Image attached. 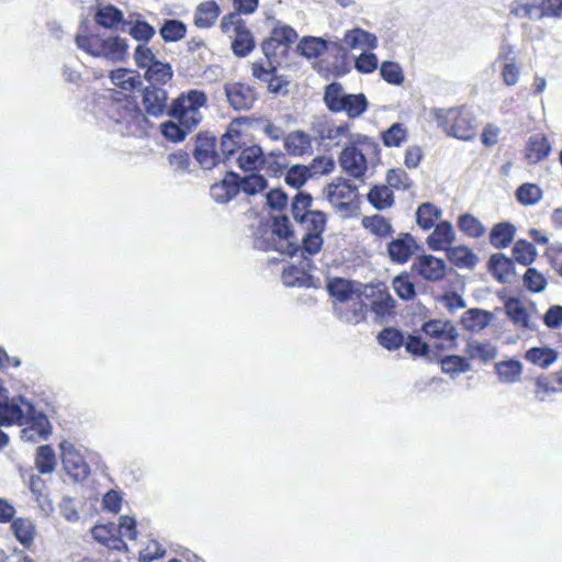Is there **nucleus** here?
I'll list each match as a JSON object with an SVG mask.
<instances>
[{"instance_id": "1", "label": "nucleus", "mask_w": 562, "mask_h": 562, "mask_svg": "<svg viewBox=\"0 0 562 562\" xmlns=\"http://www.w3.org/2000/svg\"><path fill=\"white\" fill-rule=\"evenodd\" d=\"M18 424L23 426L20 437L23 441L36 442L50 434L47 417L35 411L32 403L24 397L9 400L8 391L0 386V426ZM9 442V436L0 429V448Z\"/></svg>"}, {"instance_id": "2", "label": "nucleus", "mask_w": 562, "mask_h": 562, "mask_svg": "<svg viewBox=\"0 0 562 562\" xmlns=\"http://www.w3.org/2000/svg\"><path fill=\"white\" fill-rule=\"evenodd\" d=\"M312 198L310 194L299 192L291 204L294 220L305 231L302 237V249L308 255H316L322 249L323 233L326 227V215L322 211L310 210Z\"/></svg>"}, {"instance_id": "3", "label": "nucleus", "mask_w": 562, "mask_h": 562, "mask_svg": "<svg viewBox=\"0 0 562 562\" xmlns=\"http://www.w3.org/2000/svg\"><path fill=\"white\" fill-rule=\"evenodd\" d=\"M379 153V145L369 136L356 134L346 143L338 156L342 171L349 177L364 181L370 160Z\"/></svg>"}, {"instance_id": "4", "label": "nucleus", "mask_w": 562, "mask_h": 562, "mask_svg": "<svg viewBox=\"0 0 562 562\" xmlns=\"http://www.w3.org/2000/svg\"><path fill=\"white\" fill-rule=\"evenodd\" d=\"M255 247L265 251L274 249L289 256L295 255L300 249L299 239L286 216H276L270 226H259L255 236Z\"/></svg>"}, {"instance_id": "5", "label": "nucleus", "mask_w": 562, "mask_h": 562, "mask_svg": "<svg viewBox=\"0 0 562 562\" xmlns=\"http://www.w3.org/2000/svg\"><path fill=\"white\" fill-rule=\"evenodd\" d=\"M207 94L200 89H189L172 100L168 115L187 130H195L204 119L207 110Z\"/></svg>"}, {"instance_id": "6", "label": "nucleus", "mask_w": 562, "mask_h": 562, "mask_svg": "<svg viewBox=\"0 0 562 562\" xmlns=\"http://www.w3.org/2000/svg\"><path fill=\"white\" fill-rule=\"evenodd\" d=\"M112 128L122 135H140L145 131L146 116L132 99L112 101L108 109Z\"/></svg>"}, {"instance_id": "7", "label": "nucleus", "mask_w": 562, "mask_h": 562, "mask_svg": "<svg viewBox=\"0 0 562 562\" xmlns=\"http://www.w3.org/2000/svg\"><path fill=\"white\" fill-rule=\"evenodd\" d=\"M78 48L87 54L112 63L123 61L127 56L128 44L120 36L102 37L97 34L76 36Z\"/></svg>"}, {"instance_id": "8", "label": "nucleus", "mask_w": 562, "mask_h": 562, "mask_svg": "<svg viewBox=\"0 0 562 562\" xmlns=\"http://www.w3.org/2000/svg\"><path fill=\"white\" fill-rule=\"evenodd\" d=\"M437 125L449 136L469 140L475 136L476 123L474 115L465 109H434L431 111Z\"/></svg>"}, {"instance_id": "9", "label": "nucleus", "mask_w": 562, "mask_h": 562, "mask_svg": "<svg viewBox=\"0 0 562 562\" xmlns=\"http://www.w3.org/2000/svg\"><path fill=\"white\" fill-rule=\"evenodd\" d=\"M323 196L341 216L355 207L358 188L349 180L338 177L323 189Z\"/></svg>"}, {"instance_id": "10", "label": "nucleus", "mask_w": 562, "mask_h": 562, "mask_svg": "<svg viewBox=\"0 0 562 562\" xmlns=\"http://www.w3.org/2000/svg\"><path fill=\"white\" fill-rule=\"evenodd\" d=\"M297 36V32L293 27L281 21H274L270 36L262 43V50L267 59H277L278 56L285 55Z\"/></svg>"}, {"instance_id": "11", "label": "nucleus", "mask_w": 562, "mask_h": 562, "mask_svg": "<svg viewBox=\"0 0 562 562\" xmlns=\"http://www.w3.org/2000/svg\"><path fill=\"white\" fill-rule=\"evenodd\" d=\"M61 462L66 473L75 481H85L90 474V467L83 456L70 441L60 443Z\"/></svg>"}, {"instance_id": "12", "label": "nucleus", "mask_w": 562, "mask_h": 562, "mask_svg": "<svg viewBox=\"0 0 562 562\" xmlns=\"http://www.w3.org/2000/svg\"><path fill=\"white\" fill-rule=\"evenodd\" d=\"M278 155L273 151L266 155L262 148L259 145H250L241 149L237 157L238 167L244 171H272L273 164L270 162V159L277 157Z\"/></svg>"}, {"instance_id": "13", "label": "nucleus", "mask_w": 562, "mask_h": 562, "mask_svg": "<svg viewBox=\"0 0 562 562\" xmlns=\"http://www.w3.org/2000/svg\"><path fill=\"white\" fill-rule=\"evenodd\" d=\"M552 0H519L510 7V14L518 19L538 21L555 14Z\"/></svg>"}, {"instance_id": "14", "label": "nucleus", "mask_w": 562, "mask_h": 562, "mask_svg": "<svg viewBox=\"0 0 562 562\" xmlns=\"http://www.w3.org/2000/svg\"><path fill=\"white\" fill-rule=\"evenodd\" d=\"M363 294L371 299L370 310L375 315V319H383L394 313L395 300L383 283L367 285Z\"/></svg>"}, {"instance_id": "15", "label": "nucleus", "mask_w": 562, "mask_h": 562, "mask_svg": "<svg viewBox=\"0 0 562 562\" xmlns=\"http://www.w3.org/2000/svg\"><path fill=\"white\" fill-rule=\"evenodd\" d=\"M224 91L227 102L236 111L251 109L257 100L254 89L241 82H227L224 86Z\"/></svg>"}, {"instance_id": "16", "label": "nucleus", "mask_w": 562, "mask_h": 562, "mask_svg": "<svg viewBox=\"0 0 562 562\" xmlns=\"http://www.w3.org/2000/svg\"><path fill=\"white\" fill-rule=\"evenodd\" d=\"M412 270L427 281L441 280L447 270L446 262L432 255H422L415 258Z\"/></svg>"}, {"instance_id": "17", "label": "nucleus", "mask_w": 562, "mask_h": 562, "mask_svg": "<svg viewBox=\"0 0 562 562\" xmlns=\"http://www.w3.org/2000/svg\"><path fill=\"white\" fill-rule=\"evenodd\" d=\"M167 101L168 92L162 88L149 86L143 91L142 103L146 114L149 116L158 119L166 112L168 113Z\"/></svg>"}, {"instance_id": "18", "label": "nucleus", "mask_w": 562, "mask_h": 562, "mask_svg": "<svg viewBox=\"0 0 562 562\" xmlns=\"http://www.w3.org/2000/svg\"><path fill=\"white\" fill-rule=\"evenodd\" d=\"M342 42L351 50H372L378 47V37L375 34L360 27H353L347 31Z\"/></svg>"}, {"instance_id": "19", "label": "nucleus", "mask_w": 562, "mask_h": 562, "mask_svg": "<svg viewBox=\"0 0 562 562\" xmlns=\"http://www.w3.org/2000/svg\"><path fill=\"white\" fill-rule=\"evenodd\" d=\"M417 249V244L411 234H402L387 245V252L392 261L406 262Z\"/></svg>"}, {"instance_id": "20", "label": "nucleus", "mask_w": 562, "mask_h": 562, "mask_svg": "<svg viewBox=\"0 0 562 562\" xmlns=\"http://www.w3.org/2000/svg\"><path fill=\"white\" fill-rule=\"evenodd\" d=\"M456 240V233L452 224L443 221L437 224L434 232L427 237L426 243L431 250H447Z\"/></svg>"}, {"instance_id": "21", "label": "nucleus", "mask_w": 562, "mask_h": 562, "mask_svg": "<svg viewBox=\"0 0 562 562\" xmlns=\"http://www.w3.org/2000/svg\"><path fill=\"white\" fill-rule=\"evenodd\" d=\"M211 196L217 203H227L235 198L238 192V175L234 172L227 176L217 183H214L210 189Z\"/></svg>"}, {"instance_id": "22", "label": "nucleus", "mask_w": 562, "mask_h": 562, "mask_svg": "<svg viewBox=\"0 0 562 562\" xmlns=\"http://www.w3.org/2000/svg\"><path fill=\"white\" fill-rule=\"evenodd\" d=\"M424 333L435 339L454 342L459 333L454 324L450 321L432 319L424 324Z\"/></svg>"}, {"instance_id": "23", "label": "nucleus", "mask_w": 562, "mask_h": 562, "mask_svg": "<svg viewBox=\"0 0 562 562\" xmlns=\"http://www.w3.org/2000/svg\"><path fill=\"white\" fill-rule=\"evenodd\" d=\"M494 319L493 313L481 310L470 308L461 317L462 327L471 333H480L485 329Z\"/></svg>"}, {"instance_id": "24", "label": "nucleus", "mask_w": 562, "mask_h": 562, "mask_svg": "<svg viewBox=\"0 0 562 562\" xmlns=\"http://www.w3.org/2000/svg\"><path fill=\"white\" fill-rule=\"evenodd\" d=\"M488 271L498 282L506 283L515 274V265L510 258L497 252L492 255L488 260Z\"/></svg>"}, {"instance_id": "25", "label": "nucleus", "mask_w": 562, "mask_h": 562, "mask_svg": "<svg viewBox=\"0 0 562 562\" xmlns=\"http://www.w3.org/2000/svg\"><path fill=\"white\" fill-rule=\"evenodd\" d=\"M317 133L322 140H329L334 145L340 144L344 139H346V143H350V137L356 135L350 133L348 123L336 125L331 122L321 124Z\"/></svg>"}, {"instance_id": "26", "label": "nucleus", "mask_w": 562, "mask_h": 562, "mask_svg": "<svg viewBox=\"0 0 562 562\" xmlns=\"http://www.w3.org/2000/svg\"><path fill=\"white\" fill-rule=\"evenodd\" d=\"M221 14L220 5L213 1L200 3L193 14L194 25L199 29H210L217 21Z\"/></svg>"}, {"instance_id": "27", "label": "nucleus", "mask_w": 562, "mask_h": 562, "mask_svg": "<svg viewBox=\"0 0 562 562\" xmlns=\"http://www.w3.org/2000/svg\"><path fill=\"white\" fill-rule=\"evenodd\" d=\"M110 80L112 85L125 93H132L142 85L139 75L135 70L127 68L112 70L110 72Z\"/></svg>"}, {"instance_id": "28", "label": "nucleus", "mask_w": 562, "mask_h": 562, "mask_svg": "<svg viewBox=\"0 0 562 562\" xmlns=\"http://www.w3.org/2000/svg\"><path fill=\"white\" fill-rule=\"evenodd\" d=\"M215 142L214 137H199L198 139L194 157L204 169H212L217 164Z\"/></svg>"}, {"instance_id": "29", "label": "nucleus", "mask_w": 562, "mask_h": 562, "mask_svg": "<svg viewBox=\"0 0 562 562\" xmlns=\"http://www.w3.org/2000/svg\"><path fill=\"white\" fill-rule=\"evenodd\" d=\"M284 148L291 156H303L312 150V139L303 131H294L284 138Z\"/></svg>"}, {"instance_id": "30", "label": "nucleus", "mask_w": 562, "mask_h": 562, "mask_svg": "<svg viewBox=\"0 0 562 562\" xmlns=\"http://www.w3.org/2000/svg\"><path fill=\"white\" fill-rule=\"evenodd\" d=\"M495 373L503 384H515L520 381L522 374L521 362L509 359L495 363Z\"/></svg>"}, {"instance_id": "31", "label": "nucleus", "mask_w": 562, "mask_h": 562, "mask_svg": "<svg viewBox=\"0 0 562 562\" xmlns=\"http://www.w3.org/2000/svg\"><path fill=\"white\" fill-rule=\"evenodd\" d=\"M447 258L459 268H473L477 261V256L467 246L459 245L449 247Z\"/></svg>"}, {"instance_id": "32", "label": "nucleus", "mask_w": 562, "mask_h": 562, "mask_svg": "<svg viewBox=\"0 0 562 562\" xmlns=\"http://www.w3.org/2000/svg\"><path fill=\"white\" fill-rule=\"evenodd\" d=\"M551 150L549 140L543 136H532L526 146L525 157L530 164H537L546 158Z\"/></svg>"}, {"instance_id": "33", "label": "nucleus", "mask_w": 562, "mask_h": 562, "mask_svg": "<svg viewBox=\"0 0 562 562\" xmlns=\"http://www.w3.org/2000/svg\"><path fill=\"white\" fill-rule=\"evenodd\" d=\"M144 77L151 83L166 85L173 77V70L169 63L157 59L146 69Z\"/></svg>"}, {"instance_id": "34", "label": "nucleus", "mask_w": 562, "mask_h": 562, "mask_svg": "<svg viewBox=\"0 0 562 562\" xmlns=\"http://www.w3.org/2000/svg\"><path fill=\"white\" fill-rule=\"evenodd\" d=\"M442 211L432 203L426 202L418 206L416 211V223L424 231L435 226V223L441 217Z\"/></svg>"}, {"instance_id": "35", "label": "nucleus", "mask_w": 562, "mask_h": 562, "mask_svg": "<svg viewBox=\"0 0 562 562\" xmlns=\"http://www.w3.org/2000/svg\"><path fill=\"white\" fill-rule=\"evenodd\" d=\"M282 282L286 286H304L310 288L313 284L312 276H310L303 268L295 266H288L282 271Z\"/></svg>"}, {"instance_id": "36", "label": "nucleus", "mask_w": 562, "mask_h": 562, "mask_svg": "<svg viewBox=\"0 0 562 562\" xmlns=\"http://www.w3.org/2000/svg\"><path fill=\"white\" fill-rule=\"evenodd\" d=\"M525 359L537 367L548 368L557 361L558 353L549 347H533L526 351Z\"/></svg>"}, {"instance_id": "37", "label": "nucleus", "mask_w": 562, "mask_h": 562, "mask_svg": "<svg viewBox=\"0 0 562 562\" xmlns=\"http://www.w3.org/2000/svg\"><path fill=\"white\" fill-rule=\"evenodd\" d=\"M115 527L113 525H98L92 528L93 538L113 550H121L126 547L125 542L114 536Z\"/></svg>"}, {"instance_id": "38", "label": "nucleus", "mask_w": 562, "mask_h": 562, "mask_svg": "<svg viewBox=\"0 0 562 562\" xmlns=\"http://www.w3.org/2000/svg\"><path fill=\"white\" fill-rule=\"evenodd\" d=\"M516 228L509 223L494 225L490 233V241L495 248H506L514 239Z\"/></svg>"}, {"instance_id": "39", "label": "nucleus", "mask_w": 562, "mask_h": 562, "mask_svg": "<svg viewBox=\"0 0 562 562\" xmlns=\"http://www.w3.org/2000/svg\"><path fill=\"white\" fill-rule=\"evenodd\" d=\"M327 50V43L321 37L305 36L297 44V52L308 58H317Z\"/></svg>"}, {"instance_id": "40", "label": "nucleus", "mask_w": 562, "mask_h": 562, "mask_svg": "<svg viewBox=\"0 0 562 562\" xmlns=\"http://www.w3.org/2000/svg\"><path fill=\"white\" fill-rule=\"evenodd\" d=\"M348 93L345 92L342 86L338 82H331L325 88L324 101L331 112H341L344 110V101Z\"/></svg>"}, {"instance_id": "41", "label": "nucleus", "mask_w": 562, "mask_h": 562, "mask_svg": "<svg viewBox=\"0 0 562 562\" xmlns=\"http://www.w3.org/2000/svg\"><path fill=\"white\" fill-rule=\"evenodd\" d=\"M338 317L349 324H359L366 319L368 307L362 301L353 302L351 306H337Z\"/></svg>"}, {"instance_id": "42", "label": "nucleus", "mask_w": 562, "mask_h": 562, "mask_svg": "<svg viewBox=\"0 0 562 562\" xmlns=\"http://www.w3.org/2000/svg\"><path fill=\"white\" fill-rule=\"evenodd\" d=\"M465 352L471 359L486 362L496 357L497 349L490 342L471 340L467 344Z\"/></svg>"}, {"instance_id": "43", "label": "nucleus", "mask_w": 562, "mask_h": 562, "mask_svg": "<svg viewBox=\"0 0 562 562\" xmlns=\"http://www.w3.org/2000/svg\"><path fill=\"white\" fill-rule=\"evenodd\" d=\"M11 529L15 538L26 548H29L35 538V527L30 519L16 518L11 524Z\"/></svg>"}, {"instance_id": "44", "label": "nucleus", "mask_w": 562, "mask_h": 562, "mask_svg": "<svg viewBox=\"0 0 562 562\" xmlns=\"http://www.w3.org/2000/svg\"><path fill=\"white\" fill-rule=\"evenodd\" d=\"M232 42V49L236 56L245 57L247 56L255 47L254 36L251 31L247 27H241V30L235 34Z\"/></svg>"}, {"instance_id": "45", "label": "nucleus", "mask_w": 562, "mask_h": 562, "mask_svg": "<svg viewBox=\"0 0 562 562\" xmlns=\"http://www.w3.org/2000/svg\"><path fill=\"white\" fill-rule=\"evenodd\" d=\"M505 310L509 318L524 328H531V319L527 308L518 300H509L505 304Z\"/></svg>"}, {"instance_id": "46", "label": "nucleus", "mask_w": 562, "mask_h": 562, "mask_svg": "<svg viewBox=\"0 0 562 562\" xmlns=\"http://www.w3.org/2000/svg\"><path fill=\"white\" fill-rule=\"evenodd\" d=\"M267 188V180L263 176L252 172L246 177L238 176V192H244L247 195H256Z\"/></svg>"}, {"instance_id": "47", "label": "nucleus", "mask_w": 562, "mask_h": 562, "mask_svg": "<svg viewBox=\"0 0 562 562\" xmlns=\"http://www.w3.org/2000/svg\"><path fill=\"white\" fill-rule=\"evenodd\" d=\"M160 36L165 42H178L187 34V26L180 20H166L159 30Z\"/></svg>"}, {"instance_id": "48", "label": "nucleus", "mask_w": 562, "mask_h": 562, "mask_svg": "<svg viewBox=\"0 0 562 562\" xmlns=\"http://www.w3.org/2000/svg\"><path fill=\"white\" fill-rule=\"evenodd\" d=\"M392 288L397 296L404 301L413 300L416 295L415 284L408 273H401L394 277Z\"/></svg>"}, {"instance_id": "49", "label": "nucleus", "mask_w": 562, "mask_h": 562, "mask_svg": "<svg viewBox=\"0 0 562 562\" xmlns=\"http://www.w3.org/2000/svg\"><path fill=\"white\" fill-rule=\"evenodd\" d=\"M329 294L340 303L352 300L355 295L353 285L345 279H334L327 285Z\"/></svg>"}, {"instance_id": "50", "label": "nucleus", "mask_w": 562, "mask_h": 562, "mask_svg": "<svg viewBox=\"0 0 562 562\" xmlns=\"http://www.w3.org/2000/svg\"><path fill=\"white\" fill-rule=\"evenodd\" d=\"M368 201L378 210H385L393 204V193L387 186H375L368 193Z\"/></svg>"}, {"instance_id": "51", "label": "nucleus", "mask_w": 562, "mask_h": 562, "mask_svg": "<svg viewBox=\"0 0 562 562\" xmlns=\"http://www.w3.org/2000/svg\"><path fill=\"white\" fill-rule=\"evenodd\" d=\"M97 22L106 27V29H115L123 21V13L113 5H105L98 10L95 15Z\"/></svg>"}, {"instance_id": "52", "label": "nucleus", "mask_w": 562, "mask_h": 562, "mask_svg": "<svg viewBox=\"0 0 562 562\" xmlns=\"http://www.w3.org/2000/svg\"><path fill=\"white\" fill-rule=\"evenodd\" d=\"M35 464L41 473H52L55 470L56 458L53 448L44 445L37 448Z\"/></svg>"}, {"instance_id": "53", "label": "nucleus", "mask_w": 562, "mask_h": 562, "mask_svg": "<svg viewBox=\"0 0 562 562\" xmlns=\"http://www.w3.org/2000/svg\"><path fill=\"white\" fill-rule=\"evenodd\" d=\"M458 227L461 232L472 238H479L486 232L485 226L480 222V220L471 214H463L459 216Z\"/></svg>"}, {"instance_id": "54", "label": "nucleus", "mask_w": 562, "mask_h": 562, "mask_svg": "<svg viewBox=\"0 0 562 562\" xmlns=\"http://www.w3.org/2000/svg\"><path fill=\"white\" fill-rule=\"evenodd\" d=\"M124 25L130 26L127 30L128 34L138 42L147 43L156 33L154 26L142 20L127 21L124 22Z\"/></svg>"}, {"instance_id": "55", "label": "nucleus", "mask_w": 562, "mask_h": 562, "mask_svg": "<svg viewBox=\"0 0 562 562\" xmlns=\"http://www.w3.org/2000/svg\"><path fill=\"white\" fill-rule=\"evenodd\" d=\"M362 225L375 236L384 237L392 233V225L381 215L364 216Z\"/></svg>"}, {"instance_id": "56", "label": "nucleus", "mask_w": 562, "mask_h": 562, "mask_svg": "<svg viewBox=\"0 0 562 562\" xmlns=\"http://www.w3.org/2000/svg\"><path fill=\"white\" fill-rule=\"evenodd\" d=\"M344 110L348 117L357 119L362 113L367 111L368 101L364 94H347L346 100L344 101Z\"/></svg>"}, {"instance_id": "57", "label": "nucleus", "mask_w": 562, "mask_h": 562, "mask_svg": "<svg viewBox=\"0 0 562 562\" xmlns=\"http://www.w3.org/2000/svg\"><path fill=\"white\" fill-rule=\"evenodd\" d=\"M542 190L533 183H524L516 191V198L522 205H535L542 199Z\"/></svg>"}, {"instance_id": "58", "label": "nucleus", "mask_w": 562, "mask_h": 562, "mask_svg": "<svg viewBox=\"0 0 562 562\" xmlns=\"http://www.w3.org/2000/svg\"><path fill=\"white\" fill-rule=\"evenodd\" d=\"M513 255L517 262L527 266L536 259L537 250L531 243L520 239L515 243Z\"/></svg>"}, {"instance_id": "59", "label": "nucleus", "mask_w": 562, "mask_h": 562, "mask_svg": "<svg viewBox=\"0 0 562 562\" xmlns=\"http://www.w3.org/2000/svg\"><path fill=\"white\" fill-rule=\"evenodd\" d=\"M441 369L451 375L465 373L471 370L470 362L461 356H447L441 360Z\"/></svg>"}, {"instance_id": "60", "label": "nucleus", "mask_w": 562, "mask_h": 562, "mask_svg": "<svg viewBox=\"0 0 562 562\" xmlns=\"http://www.w3.org/2000/svg\"><path fill=\"white\" fill-rule=\"evenodd\" d=\"M378 340L387 350H396L404 345L403 334L393 327L384 328L379 334Z\"/></svg>"}, {"instance_id": "61", "label": "nucleus", "mask_w": 562, "mask_h": 562, "mask_svg": "<svg viewBox=\"0 0 562 562\" xmlns=\"http://www.w3.org/2000/svg\"><path fill=\"white\" fill-rule=\"evenodd\" d=\"M311 176L312 171L308 167L295 165L288 170L285 182L294 189H300Z\"/></svg>"}, {"instance_id": "62", "label": "nucleus", "mask_w": 562, "mask_h": 562, "mask_svg": "<svg viewBox=\"0 0 562 562\" xmlns=\"http://www.w3.org/2000/svg\"><path fill=\"white\" fill-rule=\"evenodd\" d=\"M381 77L391 85H402L404 81V72L402 67L393 61H383L380 66Z\"/></svg>"}, {"instance_id": "63", "label": "nucleus", "mask_w": 562, "mask_h": 562, "mask_svg": "<svg viewBox=\"0 0 562 562\" xmlns=\"http://www.w3.org/2000/svg\"><path fill=\"white\" fill-rule=\"evenodd\" d=\"M161 134L173 143L182 142L192 130H187L178 121H168L160 125Z\"/></svg>"}, {"instance_id": "64", "label": "nucleus", "mask_w": 562, "mask_h": 562, "mask_svg": "<svg viewBox=\"0 0 562 562\" xmlns=\"http://www.w3.org/2000/svg\"><path fill=\"white\" fill-rule=\"evenodd\" d=\"M524 284L532 292L540 293L547 288L546 277L535 268H529L524 276Z\"/></svg>"}]
</instances>
